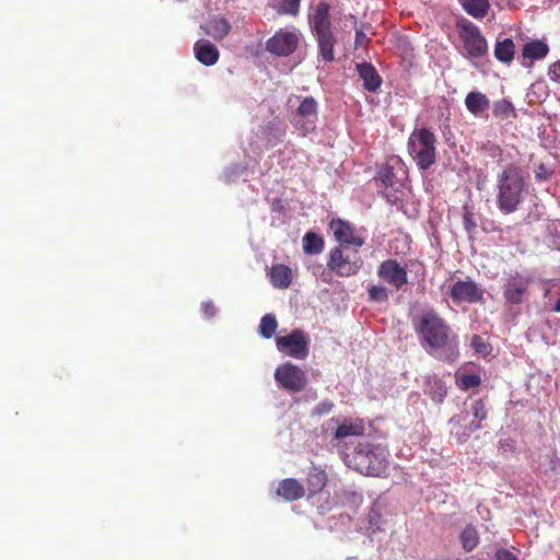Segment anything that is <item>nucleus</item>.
Segmentation results:
<instances>
[{
	"label": "nucleus",
	"instance_id": "obj_16",
	"mask_svg": "<svg viewBox=\"0 0 560 560\" xmlns=\"http://www.w3.org/2000/svg\"><path fill=\"white\" fill-rule=\"evenodd\" d=\"M365 432L364 421L360 418H345L332 433L336 440L350 436H362Z\"/></svg>",
	"mask_w": 560,
	"mask_h": 560
},
{
	"label": "nucleus",
	"instance_id": "obj_24",
	"mask_svg": "<svg viewBox=\"0 0 560 560\" xmlns=\"http://www.w3.org/2000/svg\"><path fill=\"white\" fill-rule=\"evenodd\" d=\"M465 106L474 116H479L490 106V100L479 91H471L465 97Z\"/></svg>",
	"mask_w": 560,
	"mask_h": 560
},
{
	"label": "nucleus",
	"instance_id": "obj_12",
	"mask_svg": "<svg viewBox=\"0 0 560 560\" xmlns=\"http://www.w3.org/2000/svg\"><path fill=\"white\" fill-rule=\"evenodd\" d=\"M300 37L295 31L280 30L266 42V50L276 56H289L299 46Z\"/></svg>",
	"mask_w": 560,
	"mask_h": 560
},
{
	"label": "nucleus",
	"instance_id": "obj_32",
	"mask_svg": "<svg viewBox=\"0 0 560 560\" xmlns=\"http://www.w3.org/2000/svg\"><path fill=\"white\" fill-rule=\"evenodd\" d=\"M492 113L493 116L500 120L516 116L512 102L505 98L494 102Z\"/></svg>",
	"mask_w": 560,
	"mask_h": 560
},
{
	"label": "nucleus",
	"instance_id": "obj_2",
	"mask_svg": "<svg viewBox=\"0 0 560 560\" xmlns=\"http://www.w3.org/2000/svg\"><path fill=\"white\" fill-rule=\"evenodd\" d=\"M497 205L504 214L513 213L517 210L525 189V179L520 165L515 163L508 164L497 178Z\"/></svg>",
	"mask_w": 560,
	"mask_h": 560
},
{
	"label": "nucleus",
	"instance_id": "obj_14",
	"mask_svg": "<svg viewBox=\"0 0 560 560\" xmlns=\"http://www.w3.org/2000/svg\"><path fill=\"white\" fill-rule=\"evenodd\" d=\"M329 226L340 245H352L358 248L364 244V238L355 234L354 228L349 222L332 219Z\"/></svg>",
	"mask_w": 560,
	"mask_h": 560
},
{
	"label": "nucleus",
	"instance_id": "obj_4",
	"mask_svg": "<svg viewBox=\"0 0 560 560\" xmlns=\"http://www.w3.org/2000/svg\"><path fill=\"white\" fill-rule=\"evenodd\" d=\"M349 466L360 474L381 477L388 468L386 451L371 443H359L349 460Z\"/></svg>",
	"mask_w": 560,
	"mask_h": 560
},
{
	"label": "nucleus",
	"instance_id": "obj_42",
	"mask_svg": "<svg viewBox=\"0 0 560 560\" xmlns=\"http://www.w3.org/2000/svg\"><path fill=\"white\" fill-rule=\"evenodd\" d=\"M494 560H518V558L514 552L500 548L495 551Z\"/></svg>",
	"mask_w": 560,
	"mask_h": 560
},
{
	"label": "nucleus",
	"instance_id": "obj_41",
	"mask_svg": "<svg viewBox=\"0 0 560 560\" xmlns=\"http://www.w3.org/2000/svg\"><path fill=\"white\" fill-rule=\"evenodd\" d=\"M548 77L551 81L560 83V59L549 66Z\"/></svg>",
	"mask_w": 560,
	"mask_h": 560
},
{
	"label": "nucleus",
	"instance_id": "obj_43",
	"mask_svg": "<svg viewBox=\"0 0 560 560\" xmlns=\"http://www.w3.org/2000/svg\"><path fill=\"white\" fill-rule=\"evenodd\" d=\"M201 310L207 318H211L217 314V307L211 301L203 302Z\"/></svg>",
	"mask_w": 560,
	"mask_h": 560
},
{
	"label": "nucleus",
	"instance_id": "obj_37",
	"mask_svg": "<svg viewBox=\"0 0 560 560\" xmlns=\"http://www.w3.org/2000/svg\"><path fill=\"white\" fill-rule=\"evenodd\" d=\"M395 174L393 167H384L378 172L376 180L384 187H392L394 185Z\"/></svg>",
	"mask_w": 560,
	"mask_h": 560
},
{
	"label": "nucleus",
	"instance_id": "obj_3",
	"mask_svg": "<svg viewBox=\"0 0 560 560\" xmlns=\"http://www.w3.org/2000/svg\"><path fill=\"white\" fill-rule=\"evenodd\" d=\"M330 5L327 2H319L313 15L310 18V24L316 42L322 59L331 62L335 59L336 37L331 30Z\"/></svg>",
	"mask_w": 560,
	"mask_h": 560
},
{
	"label": "nucleus",
	"instance_id": "obj_26",
	"mask_svg": "<svg viewBox=\"0 0 560 560\" xmlns=\"http://www.w3.org/2000/svg\"><path fill=\"white\" fill-rule=\"evenodd\" d=\"M463 9L475 19H482L490 8L489 0H462Z\"/></svg>",
	"mask_w": 560,
	"mask_h": 560
},
{
	"label": "nucleus",
	"instance_id": "obj_22",
	"mask_svg": "<svg viewBox=\"0 0 560 560\" xmlns=\"http://www.w3.org/2000/svg\"><path fill=\"white\" fill-rule=\"evenodd\" d=\"M357 70L360 79L363 81L365 90L375 92L381 86L382 78L374 66L368 62H362L357 65Z\"/></svg>",
	"mask_w": 560,
	"mask_h": 560
},
{
	"label": "nucleus",
	"instance_id": "obj_45",
	"mask_svg": "<svg viewBox=\"0 0 560 560\" xmlns=\"http://www.w3.org/2000/svg\"><path fill=\"white\" fill-rule=\"evenodd\" d=\"M284 130H278V139L276 141H271L270 138L267 139L268 143L273 147L276 145L279 141H281V138L284 136Z\"/></svg>",
	"mask_w": 560,
	"mask_h": 560
},
{
	"label": "nucleus",
	"instance_id": "obj_9",
	"mask_svg": "<svg viewBox=\"0 0 560 560\" xmlns=\"http://www.w3.org/2000/svg\"><path fill=\"white\" fill-rule=\"evenodd\" d=\"M275 380L280 387L291 393L303 390L307 384L305 372L290 362H285L276 369Z\"/></svg>",
	"mask_w": 560,
	"mask_h": 560
},
{
	"label": "nucleus",
	"instance_id": "obj_38",
	"mask_svg": "<svg viewBox=\"0 0 560 560\" xmlns=\"http://www.w3.org/2000/svg\"><path fill=\"white\" fill-rule=\"evenodd\" d=\"M334 407L335 404L331 400H323L313 408L311 415L313 417H322L324 415H328Z\"/></svg>",
	"mask_w": 560,
	"mask_h": 560
},
{
	"label": "nucleus",
	"instance_id": "obj_17",
	"mask_svg": "<svg viewBox=\"0 0 560 560\" xmlns=\"http://www.w3.org/2000/svg\"><path fill=\"white\" fill-rule=\"evenodd\" d=\"M194 54L196 59L207 67L215 65L220 56L217 46L207 39H199L195 43Z\"/></svg>",
	"mask_w": 560,
	"mask_h": 560
},
{
	"label": "nucleus",
	"instance_id": "obj_27",
	"mask_svg": "<svg viewBox=\"0 0 560 560\" xmlns=\"http://www.w3.org/2000/svg\"><path fill=\"white\" fill-rule=\"evenodd\" d=\"M455 382L459 389L467 392L470 388L478 387L481 384V377L478 373L467 374L458 370L455 373Z\"/></svg>",
	"mask_w": 560,
	"mask_h": 560
},
{
	"label": "nucleus",
	"instance_id": "obj_10",
	"mask_svg": "<svg viewBox=\"0 0 560 560\" xmlns=\"http://www.w3.org/2000/svg\"><path fill=\"white\" fill-rule=\"evenodd\" d=\"M317 115V102L314 97L307 96L301 100L300 105L293 113L292 122L305 136L315 129Z\"/></svg>",
	"mask_w": 560,
	"mask_h": 560
},
{
	"label": "nucleus",
	"instance_id": "obj_6",
	"mask_svg": "<svg viewBox=\"0 0 560 560\" xmlns=\"http://www.w3.org/2000/svg\"><path fill=\"white\" fill-rule=\"evenodd\" d=\"M363 266L359 250L347 245H339L329 252L327 267L339 277L357 275Z\"/></svg>",
	"mask_w": 560,
	"mask_h": 560
},
{
	"label": "nucleus",
	"instance_id": "obj_44",
	"mask_svg": "<svg viewBox=\"0 0 560 560\" xmlns=\"http://www.w3.org/2000/svg\"><path fill=\"white\" fill-rule=\"evenodd\" d=\"M370 42L369 37L362 30L355 31V46L364 47Z\"/></svg>",
	"mask_w": 560,
	"mask_h": 560
},
{
	"label": "nucleus",
	"instance_id": "obj_30",
	"mask_svg": "<svg viewBox=\"0 0 560 560\" xmlns=\"http://www.w3.org/2000/svg\"><path fill=\"white\" fill-rule=\"evenodd\" d=\"M471 412L477 421H471L468 425L469 431L474 432L482 428L481 421L488 417V411L483 399H477L471 404Z\"/></svg>",
	"mask_w": 560,
	"mask_h": 560
},
{
	"label": "nucleus",
	"instance_id": "obj_21",
	"mask_svg": "<svg viewBox=\"0 0 560 560\" xmlns=\"http://www.w3.org/2000/svg\"><path fill=\"white\" fill-rule=\"evenodd\" d=\"M328 476L320 467H312L306 476V489L308 497H314L320 493L326 487Z\"/></svg>",
	"mask_w": 560,
	"mask_h": 560
},
{
	"label": "nucleus",
	"instance_id": "obj_19",
	"mask_svg": "<svg viewBox=\"0 0 560 560\" xmlns=\"http://www.w3.org/2000/svg\"><path fill=\"white\" fill-rule=\"evenodd\" d=\"M548 52L549 46L546 43L538 39L532 40L523 46L521 63L523 66H529L532 61L545 58Z\"/></svg>",
	"mask_w": 560,
	"mask_h": 560
},
{
	"label": "nucleus",
	"instance_id": "obj_25",
	"mask_svg": "<svg viewBox=\"0 0 560 560\" xmlns=\"http://www.w3.org/2000/svg\"><path fill=\"white\" fill-rule=\"evenodd\" d=\"M515 55V45L511 38L497 40L494 46V57L503 63H510Z\"/></svg>",
	"mask_w": 560,
	"mask_h": 560
},
{
	"label": "nucleus",
	"instance_id": "obj_40",
	"mask_svg": "<svg viewBox=\"0 0 560 560\" xmlns=\"http://www.w3.org/2000/svg\"><path fill=\"white\" fill-rule=\"evenodd\" d=\"M535 179L538 182L547 180L551 177L552 171L547 167L544 163H539L535 171Z\"/></svg>",
	"mask_w": 560,
	"mask_h": 560
},
{
	"label": "nucleus",
	"instance_id": "obj_8",
	"mask_svg": "<svg viewBox=\"0 0 560 560\" xmlns=\"http://www.w3.org/2000/svg\"><path fill=\"white\" fill-rule=\"evenodd\" d=\"M310 339L301 329H294L287 336H280L276 339L277 349L298 360H303L308 355Z\"/></svg>",
	"mask_w": 560,
	"mask_h": 560
},
{
	"label": "nucleus",
	"instance_id": "obj_36",
	"mask_svg": "<svg viewBox=\"0 0 560 560\" xmlns=\"http://www.w3.org/2000/svg\"><path fill=\"white\" fill-rule=\"evenodd\" d=\"M301 0H281L278 13L288 15H298Z\"/></svg>",
	"mask_w": 560,
	"mask_h": 560
},
{
	"label": "nucleus",
	"instance_id": "obj_13",
	"mask_svg": "<svg viewBox=\"0 0 560 560\" xmlns=\"http://www.w3.org/2000/svg\"><path fill=\"white\" fill-rule=\"evenodd\" d=\"M377 276L397 291L408 283L407 268L397 259H386L377 268Z\"/></svg>",
	"mask_w": 560,
	"mask_h": 560
},
{
	"label": "nucleus",
	"instance_id": "obj_28",
	"mask_svg": "<svg viewBox=\"0 0 560 560\" xmlns=\"http://www.w3.org/2000/svg\"><path fill=\"white\" fill-rule=\"evenodd\" d=\"M463 549L466 552L472 551L479 544V534L475 526L467 525L459 535Z\"/></svg>",
	"mask_w": 560,
	"mask_h": 560
},
{
	"label": "nucleus",
	"instance_id": "obj_39",
	"mask_svg": "<svg viewBox=\"0 0 560 560\" xmlns=\"http://www.w3.org/2000/svg\"><path fill=\"white\" fill-rule=\"evenodd\" d=\"M471 348L476 353L487 355L489 353V346L485 342L483 338L479 335H474L471 338Z\"/></svg>",
	"mask_w": 560,
	"mask_h": 560
},
{
	"label": "nucleus",
	"instance_id": "obj_35",
	"mask_svg": "<svg viewBox=\"0 0 560 560\" xmlns=\"http://www.w3.org/2000/svg\"><path fill=\"white\" fill-rule=\"evenodd\" d=\"M463 223L464 228L467 233L472 234L475 233L477 229V221L475 218V213L472 212L471 208L468 206H465L463 208Z\"/></svg>",
	"mask_w": 560,
	"mask_h": 560
},
{
	"label": "nucleus",
	"instance_id": "obj_31",
	"mask_svg": "<svg viewBox=\"0 0 560 560\" xmlns=\"http://www.w3.org/2000/svg\"><path fill=\"white\" fill-rule=\"evenodd\" d=\"M428 395L438 402H442L447 394V387L445 383L436 376L428 378Z\"/></svg>",
	"mask_w": 560,
	"mask_h": 560
},
{
	"label": "nucleus",
	"instance_id": "obj_1",
	"mask_svg": "<svg viewBox=\"0 0 560 560\" xmlns=\"http://www.w3.org/2000/svg\"><path fill=\"white\" fill-rule=\"evenodd\" d=\"M415 331L421 347L432 355L438 352L444 361L454 362L459 352L457 347V337L453 332L447 322L433 310H424L415 324Z\"/></svg>",
	"mask_w": 560,
	"mask_h": 560
},
{
	"label": "nucleus",
	"instance_id": "obj_33",
	"mask_svg": "<svg viewBox=\"0 0 560 560\" xmlns=\"http://www.w3.org/2000/svg\"><path fill=\"white\" fill-rule=\"evenodd\" d=\"M278 328L277 318L272 314H266L260 319L259 334L264 338H271Z\"/></svg>",
	"mask_w": 560,
	"mask_h": 560
},
{
	"label": "nucleus",
	"instance_id": "obj_7",
	"mask_svg": "<svg viewBox=\"0 0 560 560\" xmlns=\"http://www.w3.org/2000/svg\"><path fill=\"white\" fill-rule=\"evenodd\" d=\"M458 36L463 43V56L477 59L488 54V43L479 27L474 23L464 20L456 24Z\"/></svg>",
	"mask_w": 560,
	"mask_h": 560
},
{
	"label": "nucleus",
	"instance_id": "obj_23",
	"mask_svg": "<svg viewBox=\"0 0 560 560\" xmlns=\"http://www.w3.org/2000/svg\"><path fill=\"white\" fill-rule=\"evenodd\" d=\"M269 278L275 288L287 289L292 283V270L283 264H276L269 270Z\"/></svg>",
	"mask_w": 560,
	"mask_h": 560
},
{
	"label": "nucleus",
	"instance_id": "obj_11",
	"mask_svg": "<svg viewBox=\"0 0 560 560\" xmlns=\"http://www.w3.org/2000/svg\"><path fill=\"white\" fill-rule=\"evenodd\" d=\"M448 296L455 304L481 303L483 301V290L474 280L458 279L450 287Z\"/></svg>",
	"mask_w": 560,
	"mask_h": 560
},
{
	"label": "nucleus",
	"instance_id": "obj_20",
	"mask_svg": "<svg viewBox=\"0 0 560 560\" xmlns=\"http://www.w3.org/2000/svg\"><path fill=\"white\" fill-rule=\"evenodd\" d=\"M203 30L208 36L217 42H221L231 33L232 25L224 16L217 15L208 21Z\"/></svg>",
	"mask_w": 560,
	"mask_h": 560
},
{
	"label": "nucleus",
	"instance_id": "obj_5",
	"mask_svg": "<svg viewBox=\"0 0 560 560\" xmlns=\"http://www.w3.org/2000/svg\"><path fill=\"white\" fill-rule=\"evenodd\" d=\"M436 137L427 127L416 128L408 139V151L420 170H428L436 160Z\"/></svg>",
	"mask_w": 560,
	"mask_h": 560
},
{
	"label": "nucleus",
	"instance_id": "obj_18",
	"mask_svg": "<svg viewBox=\"0 0 560 560\" xmlns=\"http://www.w3.org/2000/svg\"><path fill=\"white\" fill-rule=\"evenodd\" d=\"M277 494L283 500L292 502L305 495L304 486L294 478L282 479L277 488Z\"/></svg>",
	"mask_w": 560,
	"mask_h": 560
},
{
	"label": "nucleus",
	"instance_id": "obj_29",
	"mask_svg": "<svg viewBox=\"0 0 560 560\" xmlns=\"http://www.w3.org/2000/svg\"><path fill=\"white\" fill-rule=\"evenodd\" d=\"M324 249V240L314 232H306L303 236V250L308 255H317Z\"/></svg>",
	"mask_w": 560,
	"mask_h": 560
},
{
	"label": "nucleus",
	"instance_id": "obj_34",
	"mask_svg": "<svg viewBox=\"0 0 560 560\" xmlns=\"http://www.w3.org/2000/svg\"><path fill=\"white\" fill-rule=\"evenodd\" d=\"M369 300L376 303L387 302L389 299L388 289L384 285L373 284L368 289Z\"/></svg>",
	"mask_w": 560,
	"mask_h": 560
},
{
	"label": "nucleus",
	"instance_id": "obj_15",
	"mask_svg": "<svg viewBox=\"0 0 560 560\" xmlns=\"http://www.w3.org/2000/svg\"><path fill=\"white\" fill-rule=\"evenodd\" d=\"M528 284L529 280L518 273L510 276L503 284V295L505 300L511 304L522 303Z\"/></svg>",
	"mask_w": 560,
	"mask_h": 560
}]
</instances>
